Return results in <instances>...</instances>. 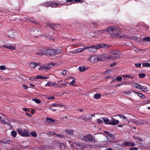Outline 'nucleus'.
<instances>
[{
    "label": "nucleus",
    "instance_id": "nucleus-1",
    "mask_svg": "<svg viewBox=\"0 0 150 150\" xmlns=\"http://www.w3.org/2000/svg\"><path fill=\"white\" fill-rule=\"evenodd\" d=\"M107 31L108 33H110L111 36L113 38L119 37L121 34V31L120 29L116 27H109Z\"/></svg>",
    "mask_w": 150,
    "mask_h": 150
},
{
    "label": "nucleus",
    "instance_id": "nucleus-2",
    "mask_svg": "<svg viewBox=\"0 0 150 150\" xmlns=\"http://www.w3.org/2000/svg\"><path fill=\"white\" fill-rule=\"evenodd\" d=\"M111 55L108 56V59L115 60L117 58L120 57V52L118 50H112L111 51Z\"/></svg>",
    "mask_w": 150,
    "mask_h": 150
},
{
    "label": "nucleus",
    "instance_id": "nucleus-3",
    "mask_svg": "<svg viewBox=\"0 0 150 150\" xmlns=\"http://www.w3.org/2000/svg\"><path fill=\"white\" fill-rule=\"evenodd\" d=\"M104 59V58L102 55L98 56L92 55L89 57V60L91 63H95L98 62L102 61Z\"/></svg>",
    "mask_w": 150,
    "mask_h": 150
},
{
    "label": "nucleus",
    "instance_id": "nucleus-4",
    "mask_svg": "<svg viewBox=\"0 0 150 150\" xmlns=\"http://www.w3.org/2000/svg\"><path fill=\"white\" fill-rule=\"evenodd\" d=\"M61 52V50L59 49H47L46 55H54L59 54Z\"/></svg>",
    "mask_w": 150,
    "mask_h": 150
},
{
    "label": "nucleus",
    "instance_id": "nucleus-5",
    "mask_svg": "<svg viewBox=\"0 0 150 150\" xmlns=\"http://www.w3.org/2000/svg\"><path fill=\"white\" fill-rule=\"evenodd\" d=\"M42 5H44L46 7H56L57 6L62 5L58 3H56L55 1H48L46 2H44L42 3Z\"/></svg>",
    "mask_w": 150,
    "mask_h": 150
},
{
    "label": "nucleus",
    "instance_id": "nucleus-6",
    "mask_svg": "<svg viewBox=\"0 0 150 150\" xmlns=\"http://www.w3.org/2000/svg\"><path fill=\"white\" fill-rule=\"evenodd\" d=\"M17 132L20 135L23 137H28L30 136L28 131H25L20 129H18Z\"/></svg>",
    "mask_w": 150,
    "mask_h": 150
},
{
    "label": "nucleus",
    "instance_id": "nucleus-7",
    "mask_svg": "<svg viewBox=\"0 0 150 150\" xmlns=\"http://www.w3.org/2000/svg\"><path fill=\"white\" fill-rule=\"evenodd\" d=\"M108 33V31L107 30H100L95 32L96 37H98L100 35L103 34H107Z\"/></svg>",
    "mask_w": 150,
    "mask_h": 150
},
{
    "label": "nucleus",
    "instance_id": "nucleus-8",
    "mask_svg": "<svg viewBox=\"0 0 150 150\" xmlns=\"http://www.w3.org/2000/svg\"><path fill=\"white\" fill-rule=\"evenodd\" d=\"M85 47L87 48V49H88L89 51L90 52H96L97 50L98 49L97 45H92L89 47Z\"/></svg>",
    "mask_w": 150,
    "mask_h": 150
},
{
    "label": "nucleus",
    "instance_id": "nucleus-9",
    "mask_svg": "<svg viewBox=\"0 0 150 150\" xmlns=\"http://www.w3.org/2000/svg\"><path fill=\"white\" fill-rule=\"evenodd\" d=\"M53 66V64H50L48 65H44L43 66H42L40 68H39L38 69L39 70H40L41 69L42 70H46V71L49 70Z\"/></svg>",
    "mask_w": 150,
    "mask_h": 150
},
{
    "label": "nucleus",
    "instance_id": "nucleus-10",
    "mask_svg": "<svg viewBox=\"0 0 150 150\" xmlns=\"http://www.w3.org/2000/svg\"><path fill=\"white\" fill-rule=\"evenodd\" d=\"M122 145L125 147H132L135 146V144L134 142L127 141L124 142Z\"/></svg>",
    "mask_w": 150,
    "mask_h": 150
},
{
    "label": "nucleus",
    "instance_id": "nucleus-11",
    "mask_svg": "<svg viewBox=\"0 0 150 150\" xmlns=\"http://www.w3.org/2000/svg\"><path fill=\"white\" fill-rule=\"evenodd\" d=\"M47 50V49L41 47L39 49V52H37L36 54L41 55L44 54L46 55Z\"/></svg>",
    "mask_w": 150,
    "mask_h": 150
},
{
    "label": "nucleus",
    "instance_id": "nucleus-12",
    "mask_svg": "<svg viewBox=\"0 0 150 150\" xmlns=\"http://www.w3.org/2000/svg\"><path fill=\"white\" fill-rule=\"evenodd\" d=\"M86 142H95V140L93 138V136L90 134H88L86 135Z\"/></svg>",
    "mask_w": 150,
    "mask_h": 150
},
{
    "label": "nucleus",
    "instance_id": "nucleus-13",
    "mask_svg": "<svg viewBox=\"0 0 150 150\" xmlns=\"http://www.w3.org/2000/svg\"><path fill=\"white\" fill-rule=\"evenodd\" d=\"M111 121L110 125H117L120 123L119 120H115L114 118H112L111 119Z\"/></svg>",
    "mask_w": 150,
    "mask_h": 150
},
{
    "label": "nucleus",
    "instance_id": "nucleus-14",
    "mask_svg": "<svg viewBox=\"0 0 150 150\" xmlns=\"http://www.w3.org/2000/svg\"><path fill=\"white\" fill-rule=\"evenodd\" d=\"M98 47V49L99 48H108L110 45H107L105 43H102L99 44L97 45Z\"/></svg>",
    "mask_w": 150,
    "mask_h": 150
},
{
    "label": "nucleus",
    "instance_id": "nucleus-15",
    "mask_svg": "<svg viewBox=\"0 0 150 150\" xmlns=\"http://www.w3.org/2000/svg\"><path fill=\"white\" fill-rule=\"evenodd\" d=\"M4 47L5 48L11 50H15V47L14 46L11 45H3L2 46H0V47Z\"/></svg>",
    "mask_w": 150,
    "mask_h": 150
},
{
    "label": "nucleus",
    "instance_id": "nucleus-16",
    "mask_svg": "<svg viewBox=\"0 0 150 150\" xmlns=\"http://www.w3.org/2000/svg\"><path fill=\"white\" fill-rule=\"evenodd\" d=\"M24 18L25 19V21H30L35 24H37L38 23L35 21L33 18H28L25 17Z\"/></svg>",
    "mask_w": 150,
    "mask_h": 150
},
{
    "label": "nucleus",
    "instance_id": "nucleus-17",
    "mask_svg": "<svg viewBox=\"0 0 150 150\" xmlns=\"http://www.w3.org/2000/svg\"><path fill=\"white\" fill-rule=\"evenodd\" d=\"M102 119L105 124L110 125L111 119L109 120L108 118L106 117H102Z\"/></svg>",
    "mask_w": 150,
    "mask_h": 150
},
{
    "label": "nucleus",
    "instance_id": "nucleus-18",
    "mask_svg": "<svg viewBox=\"0 0 150 150\" xmlns=\"http://www.w3.org/2000/svg\"><path fill=\"white\" fill-rule=\"evenodd\" d=\"M58 146L61 150H64L66 149V146L62 143L60 142L58 144Z\"/></svg>",
    "mask_w": 150,
    "mask_h": 150
},
{
    "label": "nucleus",
    "instance_id": "nucleus-19",
    "mask_svg": "<svg viewBox=\"0 0 150 150\" xmlns=\"http://www.w3.org/2000/svg\"><path fill=\"white\" fill-rule=\"evenodd\" d=\"M40 64V63H35L33 62L30 64V66L32 68H34L37 66H38Z\"/></svg>",
    "mask_w": 150,
    "mask_h": 150
},
{
    "label": "nucleus",
    "instance_id": "nucleus-20",
    "mask_svg": "<svg viewBox=\"0 0 150 150\" xmlns=\"http://www.w3.org/2000/svg\"><path fill=\"white\" fill-rule=\"evenodd\" d=\"M56 25L55 23H50L47 24L46 26L47 27H50L52 29H54Z\"/></svg>",
    "mask_w": 150,
    "mask_h": 150
},
{
    "label": "nucleus",
    "instance_id": "nucleus-21",
    "mask_svg": "<svg viewBox=\"0 0 150 150\" xmlns=\"http://www.w3.org/2000/svg\"><path fill=\"white\" fill-rule=\"evenodd\" d=\"M87 49V48L86 47H84L83 48H78L76 50L75 52H74L75 53H79L80 52H82L83 51H84L85 49Z\"/></svg>",
    "mask_w": 150,
    "mask_h": 150
},
{
    "label": "nucleus",
    "instance_id": "nucleus-22",
    "mask_svg": "<svg viewBox=\"0 0 150 150\" xmlns=\"http://www.w3.org/2000/svg\"><path fill=\"white\" fill-rule=\"evenodd\" d=\"M104 133L107 134L108 136H109L111 138H114L115 137V136L114 135H113L111 133L108 131H105Z\"/></svg>",
    "mask_w": 150,
    "mask_h": 150
},
{
    "label": "nucleus",
    "instance_id": "nucleus-23",
    "mask_svg": "<svg viewBox=\"0 0 150 150\" xmlns=\"http://www.w3.org/2000/svg\"><path fill=\"white\" fill-rule=\"evenodd\" d=\"M76 27H75V28L76 30L78 28L81 29L83 28V25L80 23H77L76 25Z\"/></svg>",
    "mask_w": 150,
    "mask_h": 150
},
{
    "label": "nucleus",
    "instance_id": "nucleus-24",
    "mask_svg": "<svg viewBox=\"0 0 150 150\" xmlns=\"http://www.w3.org/2000/svg\"><path fill=\"white\" fill-rule=\"evenodd\" d=\"M86 116L84 115H82L79 116L77 117V118L78 119L82 120L85 121H86L87 119Z\"/></svg>",
    "mask_w": 150,
    "mask_h": 150
},
{
    "label": "nucleus",
    "instance_id": "nucleus-25",
    "mask_svg": "<svg viewBox=\"0 0 150 150\" xmlns=\"http://www.w3.org/2000/svg\"><path fill=\"white\" fill-rule=\"evenodd\" d=\"M65 132L69 135H72L73 134V131L71 129H66L65 130Z\"/></svg>",
    "mask_w": 150,
    "mask_h": 150
},
{
    "label": "nucleus",
    "instance_id": "nucleus-26",
    "mask_svg": "<svg viewBox=\"0 0 150 150\" xmlns=\"http://www.w3.org/2000/svg\"><path fill=\"white\" fill-rule=\"evenodd\" d=\"M50 106H52L56 107H63L64 105L61 103H60L59 104H57L56 103H53V104H52L51 105H50Z\"/></svg>",
    "mask_w": 150,
    "mask_h": 150
},
{
    "label": "nucleus",
    "instance_id": "nucleus-27",
    "mask_svg": "<svg viewBox=\"0 0 150 150\" xmlns=\"http://www.w3.org/2000/svg\"><path fill=\"white\" fill-rule=\"evenodd\" d=\"M123 76L124 77L129 78L130 79H133L135 77L134 75H125Z\"/></svg>",
    "mask_w": 150,
    "mask_h": 150
},
{
    "label": "nucleus",
    "instance_id": "nucleus-28",
    "mask_svg": "<svg viewBox=\"0 0 150 150\" xmlns=\"http://www.w3.org/2000/svg\"><path fill=\"white\" fill-rule=\"evenodd\" d=\"M134 86L136 88L139 89L140 90H142L143 89V87L139 84H135Z\"/></svg>",
    "mask_w": 150,
    "mask_h": 150
},
{
    "label": "nucleus",
    "instance_id": "nucleus-29",
    "mask_svg": "<svg viewBox=\"0 0 150 150\" xmlns=\"http://www.w3.org/2000/svg\"><path fill=\"white\" fill-rule=\"evenodd\" d=\"M79 70L82 72H83L86 71V69L84 67H80L78 68Z\"/></svg>",
    "mask_w": 150,
    "mask_h": 150
},
{
    "label": "nucleus",
    "instance_id": "nucleus-30",
    "mask_svg": "<svg viewBox=\"0 0 150 150\" xmlns=\"http://www.w3.org/2000/svg\"><path fill=\"white\" fill-rule=\"evenodd\" d=\"M46 120H47L48 122L49 123H50L51 122H53L55 121V120L52 118L49 117H47L46 118Z\"/></svg>",
    "mask_w": 150,
    "mask_h": 150
},
{
    "label": "nucleus",
    "instance_id": "nucleus-31",
    "mask_svg": "<svg viewBox=\"0 0 150 150\" xmlns=\"http://www.w3.org/2000/svg\"><path fill=\"white\" fill-rule=\"evenodd\" d=\"M117 116L121 118H122L123 120H125L126 121H127L128 120L127 118L123 115L120 114L118 115Z\"/></svg>",
    "mask_w": 150,
    "mask_h": 150
},
{
    "label": "nucleus",
    "instance_id": "nucleus-32",
    "mask_svg": "<svg viewBox=\"0 0 150 150\" xmlns=\"http://www.w3.org/2000/svg\"><path fill=\"white\" fill-rule=\"evenodd\" d=\"M101 94L100 93H96L94 95V98L96 99L100 98L101 97Z\"/></svg>",
    "mask_w": 150,
    "mask_h": 150
},
{
    "label": "nucleus",
    "instance_id": "nucleus-33",
    "mask_svg": "<svg viewBox=\"0 0 150 150\" xmlns=\"http://www.w3.org/2000/svg\"><path fill=\"white\" fill-rule=\"evenodd\" d=\"M133 138H134V139H137L138 141H141V142H142L143 141V140L142 139L139 137H136L135 136H133Z\"/></svg>",
    "mask_w": 150,
    "mask_h": 150
},
{
    "label": "nucleus",
    "instance_id": "nucleus-34",
    "mask_svg": "<svg viewBox=\"0 0 150 150\" xmlns=\"http://www.w3.org/2000/svg\"><path fill=\"white\" fill-rule=\"evenodd\" d=\"M85 145L84 144H81V146H79V147L81 150H84V148L85 147Z\"/></svg>",
    "mask_w": 150,
    "mask_h": 150
},
{
    "label": "nucleus",
    "instance_id": "nucleus-35",
    "mask_svg": "<svg viewBox=\"0 0 150 150\" xmlns=\"http://www.w3.org/2000/svg\"><path fill=\"white\" fill-rule=\"evenodd\" d=\"M30 134L33 137H36L37 136V134L35 131L31 132Z\"/></svg>",
    "mask_w": 150,
    "mask_h": 150
},
{
    "label": "nucleus",
    "instance_id": "nucleus-36",
    "mask_svg": "<svg viewBox=\"0 0 150 150\" xmlns=\"http://www.w3.org/2000/svg\"><path fill=\"white\" fill-rule=\"evenodd\" d=\"M138 76L139 78H143L145 77L146 74L144 73H140L139 74Z\"/></svg>",
    "mask_w": 150,
    "mask_h": 150
},
{
    "label": "nucleus",
    "instance_id": "nucleus-37",
    "mask_svg": "<svg viewBox=\"0 0 150 150\" xmlns=\"http://www.w3.org/2000/svg\"><path fill=\"white\" fill-rule=\"evenodd\" d=\"M32 100L34 101L36 103L38 104L40 103L41 102V101L40 100L35 98L32 99Z\"/></svg>",
    "mask_w": 150,
    "mask_h": 150
},
{
    "label": "nucleus",
    "instance_id": "nucleus-38",
    "mask_svg": "<svg viewBox=\"0 0 150 150\" xmlns=\"http://www.w3.org/2000/svg\"><path fill=\"white\" fill-rule=\"evenodd\" d=\"M142 65L144 67H150V64L147 62L144 63L142 64Z\"/></svg>",
    "mask_w": 150,
    "mask_h": 150
},
{
    "label": "nucleus",
    "instance_id": "nucleus-39",
    "mask_svg": "<svg viewBox=\"0 0 150 150\" xmlns=\"http://www.w3.org/2000/svg\"><path fill=\"white\" fill-rule=\"evenodd\" d=\"M135 93H137L140 97L143 98H144L145 96L142 94L136 92H135Z\"/></svg>",
    "mask_w": 150,
    "mask_h": 150
},
{
    "label": "nucleus",
    "instance_id": "nucleus-40",
    "mask_svg": "<svg viewBox=\"0 0 150 150\" xmlns=\"http://www.w3.org/2000/svg\"><path fill=\"white\" fill-rule=\"evenodd\" d=\"M11 134L14 137H16L17 133L16 131H13L11 132Z\"/></svg>",
    "mask_w": 150,
    "mask_h": 150
},
{
    "label": "nucleus",
    "instance_id": "nucleus-41",
    "mask_svg": "<svg viewBox=\"0 0 150 150\" xmlns=\"http://www.w3.org/2000/svg\"><path fill=\"white\" fill-rule=\"evenodd\" d=\"M91 25H93V26H92V27L93 28L97 27L98 26V23L94 22L92 23L91 24Z\"/></svg>",
    "mask_w": 150,
    "mask_h": 150
},
{
    "label": "nucleus",
    "instance_id": "nucleus-42",
    "mask_svg": "<svg viewBox=\"0 0 150 150\" xmlns=\"http://www.w3.org/2000/svg\"><path fill=\"white\" fill-rule=\"evenodd\" d=\"M35 78L36 79H44V78H45V76H42L41 75H38L35 77Z\"/></svg>",
    "mask_w": 150,
    "mask_h": 150
},
{
    "label": "nucleus",
    "instance_id": "nucleus-43",
    "mask_svg": "<svg viewBox=\"0 0 150 150\" xmlns=\"http://www.w3.org/2000/svg\"><path fill=\"white\" fill-rule=\"evenodd\" d=\"M115 79L118 81H121L122 80V78L121 76H119L117 77Z\"/></svg>",
    "mask_w": 150,
    "mask_h": 150
},
{
    "label": "nucleus",
    "instance_id": "nucleus-44",
    "mask_svg": "<svg viewBox=\"0 0 150 150\" xmlns=\"http://www.w3.org/2000/svg\"><path fill=\"white\" fill-rule=\"evenodd\" d=\"M80 137L81 139H82L83 141H86V136H84L83 135H81L80 136Z\"/></svg>",
    "mask_w": 150,
    "mask_h": 150
},
{
    "label": "nucleus",
    "instance_id": "nucleus-45",
    "mask_svg": "<svg viewBox=\"0 0 150 150\" xmlns=\"http://www.w3.org/2000/svg\"><path fill=\"white\" fill-rule=\"evenodd\" d=\"M61 74L64 76H65L67 75V71L65 70H63L61 72Z\"/></svg>",
    "mask_w": 150,
    "mask_h": 150
},
{
    "label": "nucleus",
    "instance_id": "nucleus-46",
    "mask_svg": "<svg viewBox=\"0 0 150 150\" xmlns=\"http://www.w3.org/2000/svg\"><path fill=\"white\" fill-rule=\"evenodd\" d=\"M9 142L7 141H6L5 140H0V143H3V144H8Z\"/></svg>",
    "mask_w": 150,
    "mask_h": 150
},
{
    "label": "nucleus",
    "instance_id": "nucleus-47",
    "mask_svg": "<svg viewBox=\"0 0 150 150\" xmlns=\"http://www.w3.org/2000/svg\"><path fill=\"white\" fill-rule=\"evenodd\" d=\"M6 69V66L4 65L0 66V70H5Z\"/></svg>",
    "mask_w": 150,
    "mask_h": 150
},
{
    "label": "nucleus",
    "instance_id": "nucleus-48",
    "mask_svg": "<svg viewBox=\"0 0 150 150\" xmlns=\"http://www.w3.org/2000/svg\"><path fill=\"white\" fill-rule=\"evenodd\" d=\"M52 82L51 81H48L47 82V84L45 85V86L47 87V86H52Z\"/></svg>",
    "mask_w": 150,
    "mask_h": 150
},
{
    "label": "nucleus",
    "instance_id": "nucleus-49",
    "mask_svg": "<svg viewBox=\"0 0 150 150\" xmlns=\"http://www.w3.org/2000/svg\"><path fill=\"white\" fill-rule=\"evenodd\" d=\"M96 122L97 123L99 124H101L103 122V121L100 120V119H97Z\"/></svg>",
    "mask_w": 150,
    "mask_h": 150
},
{
    "label": "nucleus",
    "instance_id": "nucleus-50",
    "mask_svg": "<svg viewBox=\"0 0 150 150\" xmlns=\"http://www.w3.org/2000/svg\"><path fill=\"white\" fill-rule=\"evenodd\" d=\"M55 135L59 137L60 138H63L64 137V135L63 134H56Z\"/></svg>",
    "mask_w": 150,
    "mask_h": 150
},
{
    "label": "nucleus",
    "instance_id": "nucleus-51",
    "mask_svg": "<svg viewBox=\"0 0 150 150\" xmlns=\"http://www.w3.org/2000/svg\"><path fill=\"white\" fill-rule=\"evenodd\" d=\"M144 40L146 41H149L150 40V38L149 37L144 38L143 39Z\"/></svg>",
    "mask_w": 150,
    "mask_h": 150
},
{
    "label": "nucleus",
    "instance_id": "nucleus-52",
    "mask_svg": "<svg viewBox=\"0 0 150 150\" xmlns=\"http://www.w3.org/2000/svg\"><path fill=\"white\" fill-rule=\"evenodd\" d=\"M116 64H117V63L115 62H114L110 64V66L111 67H114V66H115V65H116Z\"/></svg>",
    "mask_w": 150,
    "mask_h": 150
},
{
    "label": "nucleus",
    "instance_id": "nucleus-53",
    "mask_svg": "<svg viewBox=\"0 0 150 150\" xmlns=\"http://www.w3.org/2000/svg\"><path fill=\"white\" fill-rule=\"evenodd\" d=\"M76 83V81H75V80H72L71 82L69 83V84L70 85H71L73 86H74L75 85L73 83Z\"/></svg>",
    "mask_w": 150,
    "mask_h": 150
},
{
    "label": "nucleus",
    "instance_id": "nucleus-54",
    "mask_svg": "<svg viewBox=\"0 0 150 150\" xmlns=\"http://www.w3.org/2000/svg\"><path fill=\"white\" fill-rule=\"evenodd\" d=\"M129 150H138V149L136 147H131L130 148Z\"/></svg>",
    "mask_w": 150,
    "mask_h": 150
},
{
    "label": "nucleus",
    "instance_id": "nucleus-55",
    "mask_svg": "<svg viewBox=\"0 0 150 150\" xmlns=\"http://www.w3.org/2000/svg\"><path fill=\"white\" fill-rule=\"evenodd\" d=\"M141 90L144 92H146L147 91V88L146 87H143V89Z\"/></svg>",
    "mask_w": 150,
    "mask_h": 150
},
{
    "label": "nucleus",
    "instance_id": "nucleus-56",
    "mask_svg": "<svg viewBox=\"0 0 150 150\" xmlns=\"http://www.w3.org/2000/svg\"><path fill=\"white\" fill-rule=\"evenodd\" d=\"M135 66L137 67H140L141 65V63H136L135 64Z\"/></svg>",
    "mask_w": 150,
    "mask_h": 150
},
{
    "label": "nucleus",
    "instance_id": "nucleus-57",
    "mask_svg": "<svg viewBox=\"0 0 150 150\" xmlns=\"http://www.w3.org/2000/svg\"><path fill=\"white\" fill-rule=\"evenodd\" d=\"M67 85V83H63V84H60V86H59V87H62V86L63 87H65V86H66Z\"/></svg>",
    "mask_w": 150,
    "mask_h": 150
},
{
    "label": "nucleus",
    "instance_id": "nucleus-58",
    "mask_svg": "<svg viewBox=\"0 0 150 150\" xmlns=\"http://www.w3.org/2000/svg\"><path fill=\"white\" fill-rule=\"evenodd\" d=\"M49 134L51 135H54L55 134V133L54 132L50 131L49 132Z\"/></svg>",
    "mask_w": 150,
    "mask_h": 150
},
{
    "label": "nucleus",
    "instance_id": "nucleus-59",
    "mask_svg": "<svg viewBox=\"0 0 150 150\" xmlns=\"http://www.w3.org/2000/svg\"><path fill=\"white\" fill-rule=\"evenodd\" d=\"M23 110L25 111H28L30 112V110L28 108H24L23 109Z\"/></svg>",
    "mask_w": 150,
    "mask_h": 150
},
{
    "label": "nucleus",
    "instance_id": "nucleus-60",
    "mask_svg": "<svg viewBox=\"0 0 150 150\" xmlns=\"http://www.w3.org/2000/svg\"><path fill=\"white\" fill-rule=\"evenodd\" d=\"M23 87L25 89H27L28 88V87L26 85H23Z\"/></svg>",
    "mask_w": 150,
    "mask_h": 150
},
{
    "label": "nucleus",
    "instance_id": "nucleus-61",
    "mask_svg": "<svg viewBox=\"0 0 150 150\" xmlns=\"http://www.w3.org/2000/svg\"><path fill=\"white\" fill-rule=\"evenodd\" d=\"M75 144L77 145V146L79 147V146H81V143H80L78 142H76L75 143Z\"/></svg>",
    "mask_w": 150,
    "mask_h": 150
},
{
    "label": "nucleus",
    "instance_id": "nucleus-62",
    "mask_svg": "<svg viewBox=\"0 0 150 150\" xmlns=\"http://www.w3.org/2000/svg\"><path fill=\"white\" fill-rule=\"evenodd\" d=\"M36 78H33V77H30V81H34L35 79Z\"/></svg>",
    "mask_w": 150,
    "mask_h": 150
},
{
    "label": "nucleus",
    "instance_id": "nucleus-63",
    "mask_svg": "<svg viewBox=\"0 0 150 150\" xmlns=\"http://www.w3.org/2000/svg\"><path fill=\"white\" fill-rule=\"evenodd\" d=\"M26 114L28 116H32V115H30V113L27 112H26Z\"/></svg>",
    "mask_w": 150,
    "mask_h": 150
},
{
    "label": "nucleus",
    "instance_id": "nucleus-64",
    "mask_svg": "<svg viewBox=\"0 0 150 150\" xmlns=\"http://www.w3.org/2000/svg\"><path fill=\"white\" fill-rule=\"evenodd\" d=\"M35 111L34 109H32L31 110V112L32 114H33L35 113Z\"/></svg>",
    "mask_w": 150,
    "mask_h": 150
}]
</instances>
